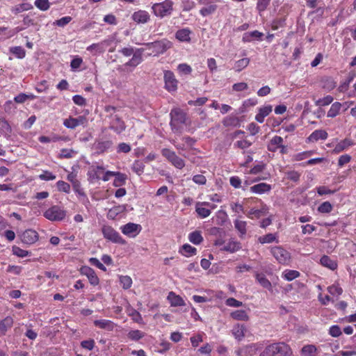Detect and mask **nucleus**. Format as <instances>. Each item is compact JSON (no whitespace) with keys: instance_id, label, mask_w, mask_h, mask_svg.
Listing matches in <instances>:
<instances>
[{"instance_id":"nucleus-40","label":"nucleus","mask_w":356,"mask_h":356,"mask_svg":"<svg viewBox=\"0 0 356 356\" xmlns=\"http://www.w3.org/2000/svg\"><path fill=\"white\" fill-rule=\"evenodd\" d=\"M231 316L237 321H248V316L245 310H236L231 313Z\"/></svg>"},{"instance_id":"nucleus-64","label":"nucleus","mask_w":356,"mask_h":356,"mask_svg":"<svg viewBox=\"0 0 356 356\" xmlns=\"http://www.w3.org/2000/svg\"><path fill=\"white\" fill-rule=\"evenodd\" d=\"M71 21H72V17L70 16H67V17H62L60 19L56 20L54 22V24H55L58 26L63 27L65 25H67L68 23H70Z\"/></svg>"},{"instance_id":"nucleus-23","label":"nucleus","mask_w":356,"mask_h":356,"mask_svg":"<svg viewBox=\"0 0 356 356\" xmlns=\"http://www.w3.org/2000/svg\"><path fill=\"white\" fill-rule=\"evenodd\" d=\"M13 325V319L10 316H7L0 321V336L6 334L8 329Z\"/></svg>"},{"instance_id":"nucleus-11","label":"nucleus","mask_w":356,"mask_h":356,"mask_svg":"<svg viewBox=\"0 0 356 356\" xmlns=\"http://www.w3.org/2000/svg\"><path fill=\"white\" fill-rule=\"evenodd\" d=\"M165 88L169 92H175L177 89L178 81L176 79L175 74L170 70L164 72Z\"/></svg>"},{"instance_id":"nucleus-51","label":"nucleus","mask_w":356,"mask_h":356,"mask_svg":"<svg viewBox=\"0 0 356 356\" xmlns=\"http://www.w3.org/2000/svg\"><path fill=\"white\" fill-rule=\"evenodd\" d=\"M35 6L40 10L45 11L50 7L49 0H35Z\"/></svg>"},{"instance_id":"nucleus-31","label":"nucleus","mask_w":356,"mask_h":356,"mask_svg":"<svg viewBox=\"0 0 356 356\" xmlns=\"http://www.w3.org/2000/svg\"><path fill=\"white\" fill-rule=\"evenodd\" d=\"M106 41H103L100 43L92 44L87 47V50L91 53L96 54L103 53L105 51L104 44Z\"/></svg>"},{"instance_id":"nucleus-58","label":"nucleus","mask_w":356,"mask_h":356,"mask_svg":"<svg viewBox=\"0 0 356 356\" xmlns=\"http://www.w3.org/2000/svg\"><path fill=\"white\" fill-rule=\"evenodd\" d=\"M270 0H257V9L259 13L264 11L270 3Z\"/></svg>"},{"instance_id":"nucleus-54","label":"nucleus","mask_w":356,"mask_h":356,"mask_svg":"<svg viewBox=\"0 0 356 356\" xmlns=\"http://www.w3.org/2000/svg\"><path fill=\"white\" fill-rule=\"evenodd\" d=\"M333 101V97L330 95H327L322 99H318L315 104L318 106H325L331 104Z\"/></svg>"},{"instance_id":"nucleus-6","label":"nucleus","mask_w":356,"mask_h":356,"mask_svg":"<svg viewBox=\"0 0 356 356\" xmlns=\"http://www.w3.org/2000/svg\"><path fill=\"white\" fill-rule=\"evenodd\" d=\"M65 216L66 211L58 206H53L44 213V216L51 221H60Z\"/></svg>"},{"instance_id":"nucleus-49","label":"nucleus","mask_w":356,"mask_h":356,"mask_svg":"<svg viewBox=\"0 0 356 356\" xmlns=\"http://www.w3.org/2000/svg\"><path fill=\"white\" fill-rule=\"evenodd\" d=\"M217 7H218L217 5L211 4L207 7L202 8L200 10V13L203 17H206L209 15L213 13L216 10Z\"/></svg>"},{"instance_id":"nucleus-27","label":"nucleus","mask_w":356,"mask_h":356,"mask_svg":"<svg viewBox=\"0 0 356 356\" xmlns=\"http://www.w3.org/2000/svg\"><path fill=\"white\" fill-rule=\"evenodd\" d=\"M271 186L266 183H260L250 187V191L254 193L261 194L270 191Z\"/></svg>"},{"instance_id":"nucleus-61","label":"nucleus","mask_w":356,"mask_h":356,"mask_svg":"<svg viewBox=\"0 0 356 356\" xmlns=\"http://www.w3.org/2000/svg\"><path fill=\"white\" fill-rule=\"evenodd\" d=\"M131 149V146L125 143H120L117 147L118 153H129Z\"/></svg>"},{"instance_id":"nucleus-39","label":"nucleus","mask_w":356,"mask_h":356,"mask_svg":"<svg viewBox=\"0 0 356 356\" xmlns=\"http://www.w3.org/2000/svg\"><path fill=\"white\" fill-rule=\"evenodd\" d=\"M33 6L29 3H20L11 8V11L15 15L20 13L23 11L29 10L31 9Z\"/></svg>"},{"instance_id":"nucleus-30","label":"nucleus","mask_w":356,"mask_h":356,"mask_svg":"<svg viewBox=\"0 0 356 356\" xmlns=\"http://www.w3.org/2000/svg\"><path fill=\"white\" fill-rule=\"evenodd\" d=\"M179 252L185 257H191L196 254L197 249L189 244H184L180 248Z\"/></svg>"},{"instance_id":"nucleus-42","label":"nucleus","mask_w":356,"mask_h":356,"mask_svg":"<svg viewBox=\"0 0 356 356\" xmlns=\"http://www.w3.org/2000/svg\"><path fill=\"white\" fill-rule=\"evenodd\" d=\"M352 145H353V143L350 140L345 139L344 140H343V141L340 142L339 143H338L335 146V147L333 149V151L335 153H339V152H342L343 150H344L348 147L351 146Z\"/></svg>"},{"instance_id":"nucleus-35","label":"nucleus","mask_w":356,"mask_h":356,"mask_svg":"<svg viewBox=\"0 0 356 356\" xmlns=\"http://www.w3.org/2000/svg\"><path fill=\"white\" fill-rule=\"evenodd\" d=\"M189 241L195 245L200 244L203 241V237L200 231H194L189 234Z\"/></svg>"},{"instance_id":"nucleus-47","label":"nucleus","mask_w":356,"mask_h":356,"mask_svg":"<svg viewBox=\"0 0 356 356\" xmlns=\"http://www.w3.org/2000/svg\"><path fill=\"white\" fill-rule=\"evenodd\" d=\"M105 112L107 113L106 118H108L110 121L114 119V116H119L117 113V108L113 106H106L104 108Z\"/></svg>"},{"instance_id":"nucleus-34","label":"nucleus","mask_w":356,"mask_h":356,"mask_svg":"<svg viewBox=\"0 0 356 356\" xmlns=\"http://www.w3.org/2000/svg\"><path fill=\"white\" fill-rule=\"evenodd\" d=\"M320 261L323 266L327 267L331 270H334L337 267V263L326 255L323 256Z\"/></svg>"},{"instance_id":"nucleus-50","label":"nucleus","mask_w":356,"mask_h":356,"mask_svg":"<svg viewBox=\"0 0 356 356\" xmlns=\"http://www.w3.org/2000/svg\"><path fill=\"white\" fill-rule=\"evenodd\" d=\"M127 336L133 341H138L142 339L145 336V334L138 330H136L130 331Z\"/></svg>"},{"instance_id":"nucleus-13","label":"nucleus","mask_w":356,"mask_h":356,"mask_svg":"<svg viewBox=\"0 0 356 356\" xmlns=\"http://www.w3.org/2000/svg\"><path fill=\"white\" fill-rule=\"evenodd\" d=\"M122 232L129 237H135L141 231V226L138 224L129 222L121 227Z\"/></svg>"},{"instance_id":"nucleus-15","label":"nucleus","mask_w":356,"mask_h":356,"mask_svg":"<svg viewBox=\"0 0 356 356\" xmlns=\"http://www.w3.org/2000/svg\"><path fill=\"white\" fill-rule=\"evenodd\" d=\"M22 243L31 245L38 240V234L33 229H27L23 232L21 236Z\"/></svg>"},{"instance_id":"nucleus-48","label":"nucleus","mask_w":356,"mask_h":356,"mask_svg":"<svg viewBox=\"0 0 356 356\" xmlns=\"http://www.w3.org/2000/svg\"><path fill=\"white\" fill-rule=\"evenodd\" d=\"M131 168L138 175H140L144 172L145 165L141 161H135Z\"/></svg>"},{"instance_id":"nucleus-26","label":"nucleus","mask_w":356,"mask_h":356,"mask_svg":"<svg viewBox=\"0 0 356 356\" xmlns=\"http://www.w3.org/2000/svg\"><path fill=\"white\" fill-rule=\"evenodd\" d=\"M126 211V205H118L113 207L107 213V217L109 219L114 220L120 213H122Z\"/></svg>"},{"instance_id":"nucleus-62","label":"nucleus","mask_w":356,"mask_h":356,"mask_svg":"<svg viewBox=\"0 0 356 356\" xmlns=\"http://www.w3.org/2000/svg\"><path fill=\"white\" fill-rule=\"evenodd\" d=\"M10 131L11 128L8 122L5 119L0 118V132L8 133Z\"/></svg>"},{"instance_id":"nucleus-25","label":"nucleus","mask_w":356,"mask_h":356,"mask_svg":"<svg viewBox=\"0 0 356 356\" xmlns=\"http://www.w3.org/2000/svg\"><path fill=\"white\" fill-rule=\"evenodd\" d=\"M191 31L188 29H182L176 32L175 37L181 42H189L191 41Z\"/></svg>"},{"instance_id":"nucleus-5","label":"nucleus","mask_w":356,"mask_h":356,"mask_svg":"<svg viewBox=\"0 0 356 356\" xmlns=\"http://www.w3.org/2000/svg\"><path fill=\"white\" fill-rule=\"evenodd\" d=\"M173 2L171 0H165L161 3H154L152 6L154 14L159 17L171 15L173 10Z\"/></svg>"},{"instance_id":"nucleus-45","label":"nucleus","mask_w":356,"mask_h":356,"mask_svg":"<svg viewBox=\"0 0 356 356\" xmlns=\"http://www.w3.org/2000/svg\"><path fill=\"white\" fill-rule=\"evenodd\" d=\"M120 282L124 289H128L131 286L132 280L128 275H121L120 277Z\"/></svg>"},{"instance_id":"nucleus-12","label":"nucleus","mask_w":356,"mask_h":356,"mask_svg":"<svg viewBox=\"0 0 356 356\" xmlns=\"http://www.w3.org/2000/svg\"><path fill=\"white\" fill-rule=\"evenodd\" d=\"M113 145L111 140L96 139L92 145V149L97 154H101L109 149Z\"/></svg>"},{"instance_id":"nucleus-29","label":"nucleus","mask_w":356,"mask_h":356,"mask_svg":"<svg viewBox=\"0 0 356 356\" xmlns=\"http://www.w3.org/2000/svg\"><path fill=\"white\" fill-rule=\"evenodd\" d=\"M257 282L265 289L272 291V285L270 282L262 273H256L255 275Z\"/></svg>"},{"instance_id":"nucleus-56","label":"nucleus","mask_w":356,"mask_h":356,"mask_svg":"<svg viewBox=\"0 0 356 356\" xmlns=\"http://www.w3.org/2000/svg\"><path fill=\"white\" fill-rule=\"evenodd\" d=\"M276 236L273 234H268L259 238V241L261 243H270L275 241Z\"/></svg>"},{"instance_id":"nucleus-18","label":"nucleus","mask_w":356,"mask_h":356,"mask_svg":"<svg viewBox=\"0 0 356 356\" xmlns=\"http://www.w3.org/2000/svg\"><path fill=\"white\" fill-rule=\"evenodd\" d=\"M328 136L327 133L323 129H318L312 132L307 138V140L309 143H314L318 140H325Z\"/></svg>"},{"instance_id":"nucleus-52","label":"nucleus","mask_w":356,"mask_h":356,"mask_svg":"<svg viewBox=\"0 0 356 356\" xmlns=\"http://www.w3.org/2000/svg\"><path fill=\"white\" fill-rule=\"evenodd\" d=\"M13 254L19 257H25L31 254V253L25 250H23L17 246L13 247Z\"/></svg>"},{"instance_id":"nucleus-7","label":"nucleus","mask_w":356,"mask_h":356,"mask_svg":"<svg viewBox=\"0 0 356 356\" xmlns=\"http://www.w3.org/2000/svg\"><path fill=\"white\" fill-rule=\"evenodd\" d=\"M162 155L177 168L182 169L185 166L184 161L179 157L175 152L169 149H163Z\"/></svg>"},{"instance_id":"nucleus-44","label":"nucleus","mask_w":356,"mask_h":356,"mask_svg":"<svg viewBox=\"0 0 356 356\" xmlns=\"http://www.w3.org/2000/svg\"><path fill=\"white\" fill-rule=\"evenodd\" d=\"M10 51L18 58H23L26 55L25 50L19 46L11 47Z\"/></svg>"},{"instance_id":"nucleus-24","label":"nucleus","mask_w":356,"mask_h":356,"mask_svg":"<svg viewBox=\"0 0 356 356\" xmlns=\"http://www.w3.org/2000/svg\"><path fill=\"white\" fill-rule=\"evenodd\" d=\"M272 108V106L270 105L260 108L259 113L255 116V120L258 122L262 123L264 121V118L271 113Z\"/></svg>"},{"instance_id":"nucleus-33","label":"nucleus","mask_w":356,"mask_h":356,"mask_svg":"<svg viewBox=\"0 0 356 356\" xmlns=\"http://www.w3.org/2000/svg\"><path fill=\"white\" fill-rule=\"evenodd\" d=\"M246 225L247 223L245 221L240 220L238 219L234 220V227L240 233L241 238H242L246 234Z\"/></svg>"},{"instance_id":"nucleus-63","label":"nucleus","mask_w":356,"mask_h":356,"mask_svg":"<svg viewBox=\"0 0 356 356\" xmlns=\"http://www.w3.org/2000/svg\"><path fill=\"white\" fill-rule=\"evenodd\" d=\"M115 179L114 180V186H119L123 184L126 180V175L120 172H117Z\"/></svg>"},{"instance_id":"nucleus-1","label":"nucleus","mask_w":356,"mask_h":356,"mask_svg":"<svg viewBox=\"0 0 356 356\" xmlns=\"http://www.w3.org/2000/svg\"><path fill=\"white\" fill-rule=\"evenodd\" d=\"M292 350L290 346L284 343H274L265 348L259 356H291Z\"/></svg>"},{"instance_id":"nucleus-59","label":"nucleus","mask_w":356,"mask_h":356,"mask_svg":"<svg viewBox=\"0 0 356 356\" xmlns=\"http://www.w3.org/2000/svg\"><path fill=\"white\" fill-rule=\"evenodd\" d=\"M39 178L41 180L50 181L54 180L56 179V175H54L52 172L48 170H44L42 174L39 175Z\"/></svg>"},{"instance_id":"nucleus-3","label":"nucleus","mask_w":356,"mask_h":356,"mask_svg":"<svg viewBox=\"0 0 356 356\" xmlns=\"http://www.w3.org/2000/svg\"><path fill=\"white\" fill-rule=\"evenodd\" d=\"M170 127L174 132L180 131L181 125L186 122V114L180 108H174L170 112Z\"/></svg>"},{"instance_id":"nucleus-60","label":"nucleus","mask_w":356,"mask_h":356,"mask_svg":"<svg viewBox=\"0 0 356 356\" xmlns=\"http://www.w3.org/2000/svg\"><path fill=\"white\" fill-rule=\"evenodd\" d=\"M179 72L184 74H189L192 72V68L186 63L179 64L177 67Z\"/></svg>"},{"instance_id":"nucleus-14","label":"nucleus","mask_w":356,"mask_h":356,"mask_svg":"<svg viewBox=\"0 0 356 356\" xmlns=\"http://www.w3.org/2000/svg\"><path fill=\"white\" fill-rule=\"evenodd\" d=\"M109 129L119 134L126 129V124L121 117L114 116V119L109 122Z\"/></svg>"},{"instance_id":"nucleus-9","label":"nucleus","mask_w":356,"mask_h":356,"mask_svg":"<svg viewBox=\"0 0 356 356\" xmlns=\"http://www.w3.org/2000/svg\"><path fill=\"white\" fill-rule=\"evenodd\" d=\"M102 233L104 238L112 242L120 244L125 243V241L120 236L119 233L111 226H104L102 227Z\"/></svg>"},{"instance_id":"nucleus-57","label":"nucleus","mask_w":356,"mask_h":356,"mask_svg":"<svg viewBox=\"0 0 356 356\" xmlns=\"http://www.w3.org/2000/svg\"><path fill=\"white\" fill-rule=\"evenodd\" d=\"M58 190L66 193H69L70 191V185L63 181H58L56 183Z\"/></svg>"},{"instance_id":"nucleus-28","label":"nucleus","mask_w":356,"mask_h":356,"mask_svg":"<svg viewBox=\"0 0 356 356\" xmlns=\"http://www.w3.org/2000/svg\"><path fill=\"white\" fill-rule=\"evenodd\" d=\"M246 331L245 327L243 325H239L234 326L232 330V334L235 339L241 341L245 337V332Z\"/></svg>"},{"instance_id":"nucleus-38","label":"nucleus","mask_w":356,"mask_h":356,"mask_svg":"<svg viewBox=\"0 0 356 356\" xmlns=\"http://www.w3.org/2000/svg\"><path fill=\"white\" fill-rule=\"evenodd\" d=\"M301 352L303 356H315L317 348L314 345H306L302 348Z\"/></svg>"},{"instance_id":"nucleus-8","label":"nucleus","mask_w":356,"mask_h":356,"mask_svg":"<svg viewBox=\"0 0 356 356\" xmlns=\"http://www.w3.org/2000/svg\"><path fill=\"white\" fill-rule=\"evenodd\" d=\"M271 253L276 260L282 264H288L290 261V253L282 247H274L271 249Z\"/></svg>"},{"instance_id":"nucleus-21","label":"nucleus","mask_w":356,"mask_h":356,"mask_svg":"<svg viewBox=\"0 0 356 356\" xmlns=\"http://www.w3.org/2000/svg\"><path fill=\"white\" fill-rule=\"evenodd\" d=\"M263 348L261 343H251L243 347L245 356H253L257 352Z\"/></svg>"},{"instance_id":"nucleus-53","label":"nucleus","mask_w":356,"mask_h":356,"mask_svg":"<svg viewBox=\"0 0 356 356\" xmlns=\"http://www.w3.org/2000/svg\"><path fill=\"white\" fill-rule=\"evenodd\" d=\"M129 316L131 317L132 320L134 322L138 323L139 324L143 323V318L140 314L136 309H132L131 312L129 313Z\"/></svg>"},{"instance_id":"nucleus-36","label":"nucleus","mask_w":356,"mask_h":356,"mask_svg":"<svg viewBox=\"0 0 356 356\" xmlns=\"http://www.w3.org/2000/svg\"><path fill=\"white\" fill-rule=\"evenodd\" d=\"M283 142V138L281 136H275L270 140V144L268 145V149L275 152L277 148L281 147Z\"/></svg>"},{"instance_id":"nucleus-55","label":"nucleus","mask_w":356,"mask_h":356,"mask_svg":"<svg viewBox=\"0 0 356 356\" xmlns=\"http://www.w3.org/2000/svg\"><path fill=\"white\" fill-rule=\"evenodd\" d=\"M327 291L332 296H339L343 293V289L336 284H333L327 287Z\"/></svg>"},{"instance_id":"nucleus-10","label":"nucleus","mask_w":356,"mask_h":356,"mask_svg":"<svg viewBox=\"0 0 356 356\" xmlns=\"http://www.w3.org/2000/svg\"><path fill=\"white\" fill-rule=\"evenodd\" d=\"M88 123V119L84 115H79L77 118L70 117L63 122L64 126L71 129H74L79 126L86 127Z\"/></svg>"},{"instance_id":"nucleus-32","label":"nucleus","mask_w":356,"mask_h":356,"mask_svg":"<svg viewBox=\"0 0 356 356\" xmlns=\"http://www.w3.org/2000/svg\"><path fill=\"white\" fill-rule=\"evenodd\" d=\"M250 63V58H243L235 62L234 69L236 72H239L246 68Z\"/></svg>"},{"instance_id":"nucleus-19","label":"nucleus","mask_w":356,"mask_h":356,"mask_svg":"<svg viewBox=\"0 0 356 356\" xmlns=\"http://www.w3.org/2000/svg\"><path fill=\"white\" fill-rule=\"evenodd\" d=\"M204 204H207L205 202H197L195 204V211L197 212L199 217L205 218L210 216L211 210L208 208H205Z\"/></svg>"},{"instance_id":"nucleus-37","label":"nucleus","mask_w":356,"mask_h":356,"mask_svg":"<svg viewBox=\"0 0 356 356\" xmlns=\"http://www.w3.org/2000/svg\"><path fill=\"white\" fill-rule=\"evenodd\" d=\"M241 248V244L238 242L231 241H229L222 248L223 250L234 252Z\"/></svg>"},{"instance_id":"nucleus-16","label":"nucleus","mask_w":356,"mask_h":356,"mask_svg":"<svg viewBox=\"0 0 356 356\" xmlns=\"http://www.w3.org/2000/svg\"><path fill=\"white\" fill-rule=\"evenodd\" d=\"M80 272L82 275L87 276L92 285L96 286L99 284V278L92 268L88 266H83L81 268Z\"/></svg>"},{"instance_id":"nucleus-4","label":"nucleus","mask_w":356,"mask_h":356,"mask_svg":"<svg viewBox=\"0 0 356 356\" xmlns=\"http://www.w3.org/2000/svg\"><path fill=\"white\" fill-rule=\"evenodd\" d=\"M143 51V49H138L136 51H134L133 47H124L122 49L120 52H121L125 56H131L132 55L131 59H130L127 63H126V66H131L136 67L139 65L142 60V53Z\"/></svg>"},{"instance_id":"nucleus-17","label":"nucleus","mask_w":356,"mask_h":356,"mask_svg":"<svg viewBox=\"0 0 356 356\" xmlns=\"http://www.w3.org/2000/svg\"><path fill=\"white\" fill-rule=\"evenodd\" d=\"M132 19L137 23L145 24L149 21L150 15L147 11L140 10L133 13Z\"/></svg>"},{"instance_id":"nucleus-46","label":"nucleus","mask_w":356,"mask_h":356,"mask_svg":"<svg viewBox=\"0 0 356 356\" xmlns=\"http://www.w3.org/2000/svg\"><path fill=\"white\" fill-rule=\"evenodd\" d=\"M266 210L265 209H252L248 213V216L250 218H259L262 216L266 215Z\"/></svg>"},{"instance_id":"nucleus-20","label":"nucleus","mask_w":356,"mask_h":356,"mask_svg":"<svg viewBox=\"0 0 356 356\" xmlns=\"http://www.w3.org/2000/svg\"><path fill=\"white\" fill-rule=\"evenodd\" d=\"M168 300H169L172 307L184 306L186 305L183 298L176 295L174 292L170 291L168 296Z\"/></svg>"},{"instance_id":"nucleus-2","label":"nucleus","mask_w":356,"mask_h":356,"mask_svg":"<svg viewBox=\"0 0 356 356\" xmlns=\"http://www.w3.org/2000/svg\"><path fill=\"white\" fill-rule=\"evenodd\" d=\"M145 46L147 49L151 51L149 55L158 56L170 49L172 43L167 39H162L153 42L145 43Z\"/></svg>"},{"instance_id":"nucleus-41","label":"nucleus","mask_w":356,"mask_h":356,"mask_svg":"<svg viewBox=\"0 0 356 356\" xmlns=\"http://www.w3.org/2000/svg\"><path fill=\"white\" fill-rule=\"evenodd\" d=\"M341 107V104L339 102H334V104H332L330 110L327 112V117H336L339 114Z\"/></svg>"},{"instance_id":"nucleus-22","label":"nucleus","mask_w":356,"mask_h":356,"mask_svg":"<svg viewBox=\"0 0 356 356\" xmlns=\"http://www.w3.org/2000/svg\"><path fill=\"white\" fill-rule=\"evenodd\" d=\"M94 325L101 329L106 330L107 331H112L115 327V323L106 319L95 320Z\"/></svg>"},{"instance_id":"nucleus-43","label":"nucleus","mask_w":356,"mask_h":356,"mask_svg":"<svg viewBox=\"0 0 356 356\" xmlns=\"http://www.w3.org/2000/svg\"><path fill=\"white\" fill-rule=\"evenodd\" d=\"M299 276L300 273L294 270H286L283 273V277L288 281H291Z\"/></svg>"}]
</instances>
